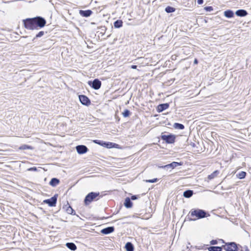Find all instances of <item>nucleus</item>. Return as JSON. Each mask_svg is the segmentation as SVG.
<instances>
[{"label": "nucleus", "instance_id": "obj_45", "mask_svg": "<svg viewBox=\"0 0 251 251\" xmlns=\"http://www.w3.org/2000/svg\"><path fill=\"white\" fill-rule=\"evenodd\" d=\"M190 221H192V220H192V219H190ZM193 220H195V219H194Z\"/></svg>", "mask_w": 251, "mask_h": 251}, {"label": "nucleus", "instance_id": "obj_31", "mask_svg": "<svg viewBox=\"0 0 251 251\" xmlns=\"http://www.w3.org/2000/svg\"><path fill=\"white\" fill-rule=\"evenodd\" d=\"M19 149L20 150H27V149H32V148L28 145H23L22 146H21Z\"/></svg>", "mask_w": 251, "mask_h": 251}, {"label": "nucleus", "instance_id": "obj_11", "mask_svg": "<svg viewBox=\"0 0 251 251\" xmlns=\"http://www.w3.org/2000/svg\"><path fill=\"white\" fill-rule=\"evenodd\" d=\"M79 14L82 17H89L93 14V11L90 9H88V10H79Z\"/></svg>", "mask_w": 251, "mask_h": 251}, {"label": "nucleus", "instance_id": "obj_24", "mask_svg": "<svg viewBox=\"0 0 251 251\" xmlns=\"http://www.w3.org/2000/svg\"><path fill=\"white\" fill-rule=\"evenodd\" d=\"M123 21L120 20H117L114 23V26L115 28H120L123 26Z\"/></svg>", "mask_w": 251, "mask_h": 251}, {"label": "nucleus", "instance_id": "obj_28", "mask_svg": "<svg viewBox=\"0 0 251 251\" xmlns=\"http://www.w3.org/2000/svg\"><path fill=\"white\" fill-rule=\"evenodd\" d=\"M47 33V32H44L43 31H39L35 36V37L33 39V41H35V40L36 39V38H40L41 37H42L44 34L45 33Z\"/></svg>", "mask_w": 251, "mask_h": 251}, {"label": "nucleus", "instance_id": "obj_29", "mask_svg": "<svg viewBox=\"0 0 251 251\" xmlns=\"http://www.w3.org/2000/svg\"><path fill=\"white\" fill-rule=\"evenodd\" d=\"M93 142L102 147H104V145H105V141L101 140H95L93 141Z\"/></svg>", "mask_w": 251, "mask_h": 251}, {"label": "nucleus", "instance_id": "obj_38", "mask_svg": "<svg viewBox=\"0 0 251 251\" xmlns=\"http://www.w3.org/2000/svg\"><path fill=\"white\" fill-rule=\"evenodd\" d=\"M205 9L207 11H211L213 9V8H212V6H207V7H205Z\"/></svg>", "mask_w": 251, "mask_h": 251}, {"label": "nucleus", "instance_id": "obj_26", "mask_svg": "<svg viewBox=\"0 0 251 251\" xmlns=\"http://www.w3.org/2000/svg\"><path fill=\"white\" fill-rule=\"evenodd\" d=\"M247 173L244 171H242L236 175L237 177L239 179H243L246 176Z\"/></svg>", "mask_w": 251, "mask_h": 251}, {"label": "nucleus", "instance_id": "obj_2", "mask_svg": "<svg viewBox=\"0 0 251 251\" xmlns=\"http://www.w3.org/2000/svg\"><path fill=\"white\" fill-rule=\"evenodd\" d=\"M189 213L192 217L195 216L197 219L204 218L210 215L205 210L200 209H192Z\"/></svg>", "mask_w": 251, "mask_h": 251}, {"label": "nucleus", "instance_id": "obj_36", "mask_svg": "<svg viewBox=\"0 0 251 251\" xmlns=\"http://www.w3.org/2000/svg\"><path fill=\"white\" fill-rule=\"evenodd\" d=\"M210 243L212 245H216L218 244V241L216 240H212L210 241Z\"/></svg>", "mask_w": 251, "mask_h": 251}, {"label": "nucleus", "instance_id": "obj_19", "mask_svg": "<svg viewBox=\"0 0 251 251\" xmlns=\"http://www.w3.org/2000/svg\"><path fill=\"white\" fill-rule=\"evenodd\" d=\"M193 191L191 190H187L183 192V196L186 198H189L193 195Z\"/></svg>", "mask_w": 251, "mask_h": 251}, {"label": "nucleus", "instance_id": "obj_21", "mask_svg": "<svg viewBox=\"0 0 251 251\" xmlns=\"http://www.w3.org/2000/svg\"><path fill=\"white\" fill-rule=\"evenodd\" d=\"M66 246L68 249L73 251L76 250L77 248L75 244L72 242L67 243Z\"/></svg>", "mask_w": 251, "mask_h": 251}, {"label": "nucleus", "instance_id": "obj_9", "mask_svg": "<svg viewBox=\"0 0 251 251\" xmlns=\"http://www.w3.org/2000/svg\"><path fill=\"white\" fill-rule=\"evenodd\" d=\"M79 100L82 104L88 106L91 103L90 100L86 96L81 95L79 96Z\"/></svg>", "mask_w": 251, "mask_h": 251}, {"label": "nucleus", "instance_id": "obj_1", "mask_svg": "<svg viewBox=\"0 0 251 251\" xmlns=\"http://www.w3.org/2000/svg\"><path fill=\"white\" fill-rule=\"evenodd\" d=\"M23 22L25 27L29 30H38L44 27L46 24V20L40 16L27 18L23 20Z\"/></svg>", "mask_w": 251, "mask_h": 251}, {"label": "nucleus", "instance_id": "obj_32", "mask_svg": "<svg viewBox=\"0 0 251 251\" xmlns=\"http://www.w3.org/2000/svg\"><path fill=\"white\" fill-rule=\"evenodd\" d=\"M130 112L128 109H125L123 113V115L124 117H127L130 115Z\"/></svg>", "mask_w": 251, "mask_h": 251}, {"label": "nucleus", "instance_id": "obj_44", "mask_svg": "<svg viewBox=\"0 0 251 251\" xmlns=\"http://www.w3.org/2000/svg\"><path fill=\"white\" fill-rule=\"evenodd\" d=\"M221 240L222 241V242L224 243H225L224 240H223V239H221Z\"/></svg>", "mask_w": 251, "mask_h": 251}, {"label": "nucleus", "instance_id": "obj_33", "mask_svg": "<svg viewBox=\"0 0 251 251\" xmlns=\"http://www.w3.org/2000/svg\"><path fill=\"white\" fill-rule=\"evenodd\" d=\"M100 33L102 34H104L106 30V27L105 26H100Z\"/></svg>", "mask_w": 251, "mask_h": 251}, {"label": "nucleus", "instance_id": "obj_39", "mask_svg": "<svg viewBox=\"0 0 251 251\" xmlns=\"http://www.w3.org/2000/svg\"><path fill=\"white\" fill-rule=\"evenodd\" d=\"M197 2L199 4H202L203 3V0H198Z\"/></svg>", "mask_w": 251, "mask_h": 251}, {"label": "nucleus", "instance_id": "obj_8", "mask_svg": "<svg viewBox=\"0 0 251 251\" xmlns=\"http://www.w3.org/2000/svg\"><path fill=\"white\" fill-rule=\"evenodd\" d=\"M182 165H183V163L182 162H173L171 163H170L169 164H167V165H166L164 166H160L159 167L161 168L166 169H168L169 168H171L173 169H174L177 166H181Z\"/></svg>", "mask_w": 251, "mask_h": 251}, {"label": "nucleus", "instance_id": "obj_4", "mask_svg": "<svg viewBox=\"0 0 251 251\" xmlns=\"http://www.w3.org/2000/svg\"><path fill=\"white\" fill-rule=\"evenodd\" d=\"M239 246L241 247L234 242L225 243V245H223V249L226 251H238Z\"/></svg>", "mask_w": 251, "mask_h": 251}, {"label": "nucleus", "instance_id": "obj_20", "mask_svg": "<svg viewBox=\"0 0 251 251\" xmlns=\"http://www.w3.org/2000/svg\"><path fill=\"white\" fill-rule=\"evenodd\" d=\"M125 249L126 251H134V246L131 242H127L125 245Z\"/></svg>", "mask_w": 251, "mask_h": 251}, {"label": "nucleus", "instance_id": "obj_23", "mask_svg": "<svg viewBox=\"0 0 251 251\" xmlns=\"http://www.w3.org/2000/svg\"><path fill=\"white\" fill-rule=\"evenodd\" d=\"M104 144L105 145H104V147H106L108 149H111V148H114L115 147V146L118 145L117 144H116L115 143H113L112 142H105Z\"/></svg>", "mask_w": 251, "mask_h": 251}, {"label": "nucleus", "instance_id": "obj_25", "mask_svg": "<svg viewBox=\"0 0 251 251\" xmlns=\"http://www.w3.org/2000/svg\"><path fill=\"white\" fill-rule=\"evenodd\" d=\"M174 127L176 129H183L184 128V126L181 124L176 123L174 124Z\"/></svg>", "mask_w": 251, "mask_h": 251}, {"label": "nucleus", "instance_id": "obj_5", "mask_svg": "<svg viewBox=\"0 0 251 251\" xmlns=\"http://www.w3.org/2000/svg\"><path fill=\"white\" fill-rule=\"evenodd\" d=\"M176 135L170 134L168 135L162 134L161 135V139L167 144H173L175 142Z\"/></svg>", "mask_w": 251, "mask_h": 251}, {"label": "nucleus", "instance_id": "obj_18", "mask_svg": "<svg viewBox=\"0 0 251 251\" xmlns=\"http://www.w3.org/2000/svg\"><path fill=\"white\" fill-rule=\"evenodd\" d=\"M223 249V246L222 247L210 246L207 248V250L208 251H222Z\"/></svg>", "mask_w": 251, "mask_h": 251}, {"label": "nucleus", "instance_id": "obj_7", "mask_svg": "<svg viewBox=\"0 0 251 251\" xmlns=\"http://www.w3.org/2000/svg\"><path fill=\"white\" fill-rule=\"evenodd\" d=\"M57 197L58 196L57 194L54 195L51 198L44 200L43 202L48 204L49 206H55L57 202Z\"/></svg>", "mask_w": 251, "mask_h": 251}, {"label": "nucleus", "instance_id": "obj_35", "mask_svg": "<svg viewBox=\"0 0 251 251\" xmlns=\"http://www.w3.org/2000/svg\"><path fill=\"white\" fill-rule=\"evenodd\" d=\"M138 198H139V196L138 195H132L131 197L130 200H137Z\"/></svg>", "mask_w": 251, "mask_h": 251}, {"label": "nucleus", "instance_id": "obj_41", "mask_svg": "<svg viewBox=\"0 0 251 251\" xmlns=\"http://www.w3.org/2000/svg\"><path fill=\"white\" fill-rule=\"evenodd\" d=\"M194 63L195 64H197L198 63V60L197 59H195V60L194 61Z\"/></svg>", "mask_w": 251, "mask_h": 251}, {"label": "nucleus", "instance_id": "obj_3", "mask_svg": "<svg viewBox=\"0 0 251 251\" xmlns=\"http://www.w3.org/2000/svg\"><path fill=\"white\" fill-rule=\"evenodd\" d=\"M100 197L99 192H92L88 193L84 200V203L85 205H88L90 203L95 200H98Z\"/></svg>", "mask_w": 251, "mask_h": 251}, {"label": "nucleus", "instance_id": "obj_40", "mask_svg": "<svg viewBox=\"0 0 251 251\" xmlns=\"http://www.w3.org/2000/svg\"><path fill=\"white\" fill-rule=\"evenodd\" d=\"M137 66L136 65H132L131 66V68L132 69H137Z\"/></svg>", "mask_w": 251, "mask_h": 251}, {"label": "nucleus", "instance_id": "obj_30", "mask_svg": "<svg viewBox=\"0 0 251 251\" xmlns=\"http://www.w3.org/2000/svg\"><path fill=\"white\" fill-rule=\"evenodd\" d=\"M218 173V171H215L213 173H212L211 174L209 175L208 176V178L209 179H212L214 178L216 176V175Z\"/></svg>", "mask_w": 251, "mask_h": 251}, {"label": "nucleus", "instance_id": "obj_27", "mask_svg": "<svg viewBox=\"0 0 251 251\" xmlns=\"http://www.w3.org/2000/svg\"><path fill=\"white\" fill-rule=\"evenodd\" d=\"M175 10L176 9L174 7L170 6H168L167 7H166L165 9V12L168 13L174 12L175 11Z\"/></svg>", "mask_w": 251, "mask_h": 251}, {"label": "nucleus", "instance_id": "obj_42", "mask_svg": "<svg viewBox=\"0 0 251 251\" xmlns=\"http://www.w3.org/2000/svg\"><path fill=\"white\" fill-rule=\"evenodd\" d=\"M129 217H130L129 216L125 217H124V218H122L120 219V220H125L126 219L128 218H129Z\"/></svg>", "mask_w": 251, "mask_h": 251}, {"label": "nucleus", "instance_id": "obj_22", "mask_svg": "<svg viewBox=\"0 0 251 251\" xmlns=\"http://www.w3.org/2000/svg\"><path fill=\"white\" fill-rule=\"evenodd\" d=\"M224 15L228 18H231L233 17V11L231 10H227L224 12Z\"/></svg>", "mask_w": 251, "mask_h": 251}, {"label": "nucleus", "instance_id": "obj_16", "mask_svg": "<svg viewBox=\"0 0 251 251\" xmlns=\"http://www.w3.org/2000/svg\"><path fill=\"white\" fill-rule=\"evenodd\" d=\"M124 205L127 208H130L132 207V202L129 198L127 197L125 199Z\"/></svg>", "mask_w": 251, "mask_h": 251}, {"label": "nucleus", "instance_id": "obj_43", "mask_svg": "<svg viewBox=\"0 0 251 251\" xmlns=\"http://www.w3.org/2000/svg\"><path fill=\"white\" fill-rule=\"evenodd\" d=\"M245 251H250V250H249V249L248 248V247H246V249L245 250Z\"/></svg>", "mask_w": 251, "mask_h": 251}, {"label": "nucleus", "instance_id": "obj_17", "mask_svg": "<svg viewBox=\"0 0 251 251\" xmlns=\"http://www.w3.org/2000/svg\"><path fill=\"white\" fill-rule=\"evenodd\" d=\"M59 182L60 180L59 179L54 177L51 179L49 184L51 186L55 187L57 185H58L59 183Z\"/></svg>", "mask_w": 251, "mask_h": 251}, {"label": "nucleus", "instance_id": "obj_37", "mask_svg": "<svg viewBox=\"0 0 251 251\" xmlns=\"http://www.w3.org/2000/svg\"><path fill=\"white\" fill-rule=\"evenodd\" d=\"M28 171H37V168L35 167H31L29 169H28Z\"/></svg>", "mask_w": 251, "mask_h": 251}, {"label": "nucleus", "instance_id": "obj_10", "mask_svg": "<svg viewBox=\"0 0 251 251\" xmlns=\"http://www.w3.org/2000/svg\"><path fill=\"white\" fill-rule=\"evenodd\" d=\"M76 150L77 153L80 154L85 153L88 151V148L85 145H78L76 147Z\"/></svg>", "mask_w": 251, "mask_h": 251}, {"label": "nucleus", "instance_id": "obj_6", "mask_svg": "<svg viewBox=\"0 0 251 251\" xmlns=\"http://www.w3.org/2000/svg\"><path fill=\"white\" fill-rule=\"evenodd\" d=\"M88 85L95 90L99 89L101 85V81L98 78H95L93 81H89Z\"/></svg>", "mask_w": 251, "mask_h": 251}, {"label": "nucleus", "instance_id": "obj_15", "mask_svg": "<svg viewBox=\"0 0 251 251\" xmlns=\"http://www.w3.org/2000/svg\"><path fill=\"white\" fill-rule=\"evenodd\" d=\"M63 208H66V211L67 213L72 215H75V213L74 210L72 208V207L68 203L67 205H65L63 207Z\"/></svg>", "mask_w": 251, "mask_h": 251}, {"label": "nucleus", "instance_id": "obj_34", "mask_svg": "<svg viewBox=\"0 0 251 251\" xmlns=\"http://www.w3.org/2000/svg\"><path fill=\"white\" fill-rule=\"evenodd\" d=\"M158 181V179L157 178H153L152 179H148V180H146V181L147 182H149V183H154V182H156Z\"/></svg>", "mask_w": 251, "mask_h": 251}, {"label": "nucleus", "instance_id": "obj_14", "mask_svg": "<svg viewBox=\"0 0 251 251\" xmlns=\"http://www.w3.org/2000/svg\"><path fill=\"white\" fill-rule=\"evenodd\" d=\"M235 14L239 17H245L248 13L246 10L244 9H239L235 12Z\"/></svg>", "mask_w": 251, "mask_h": 251}, {"label": "nucleus", "instance_id": "obj_12", "mask_svg": "<svg viewBox=\"0 0 251 251\" xmlns=\"http://www.w3.org/2000/svg\"><path fill=\"white\" fill-rule=\"evenodd\" d=\"M169 107V104L168 103L160 104L157 106V111L158 112H161L163 111L168 108Z\"/></svg>", "mask_w": 251, "mask_h": 251}, {"label": "nucleus", "instance_id": "obj_13", "mask_svg": "<svg viewBox=\"0 0 251 251\" xmlns=\"http://www.w3.org/2000/svg\"><path fill=\"white\" fill-rule=\"evenodd\" d=\"M114 226H108L101 229L100 232L101 233L106 235L114 232Z\"/></svg>", "mask_w": 251, "mask_h": 251}]
</instances>
